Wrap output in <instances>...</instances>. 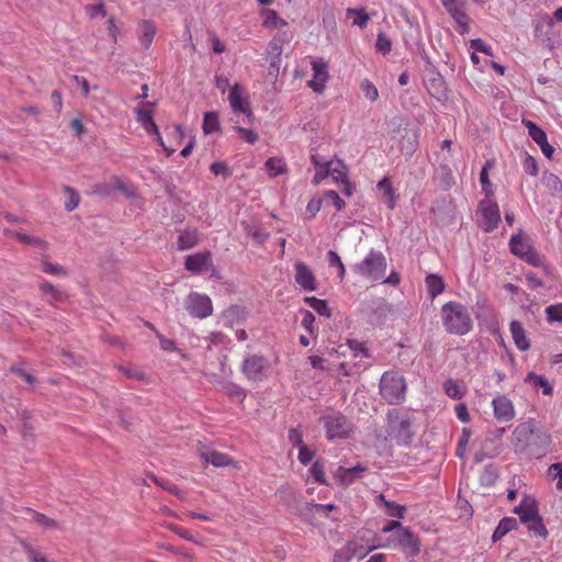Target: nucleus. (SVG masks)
I'll use <instances>...</instances> for the list:
<instances>
[{"instance_id": "1", "label": "nucleus", "mask_w": 562, "mask_h": 562, "mask_svg": "<svg viewBox=\"0 0 562 562\" xmlns=\"http://www.w3.org/2000/svg\"><path fill=\"white\" fill-rule=\"evenodd\" d=\"M550 442V435L538 429L531 420L517 425L512 435L515 452L525 454L528 458L542 457Z\"/></svg>"}, {"instance_id": "2", "label": "nucleus", "mask_w": 562, "mask_h": 562, "mask_svg": "<svg viewBox=\"0 0 562 562\" xmlns=\"http://www.w3.org/2000/svg\"><path fill=\"white\" fill-rule=\"evenodd\" d=\"M442 326L449 334L463 336L473 328V321L467 306L459 302L450 301L441 307Z\"/></svg>"}, {"instance_id": "3", "label": "nucleus", "mask_w": 562, "mask_h": 562, "mask_svg": "<svg viewBox=\"0 0 562 562\" xmlns=\"http://www.w3.org/2000/svg\"><path fill=\"white\" fill-rule=\"evenodd\" d=\"M379 548L397 549L408 557H416L420 552L418 537L407 527L401 528L394 535L378 537Z\"/></svg>"}, {"instance_id": "4", "label": "nucleus", "mask_w": 562, "mask_h": 562, "mask_svg": "<svg viewBox=\"0 0 562 562\" xmlns=\"http://www.w3.org/2000/svg\"><path fill=\"white\" fill-rule=\"evenodd\" d=\"M387 432L397 445L407 446L414 437L413 418L398 409L387 412Z\"/></svg>"}, {"instance_id": "5", "label": "nucleus", "mask_w": 562, "mask_h": 562, "mask_svg": "<svg viewBox=\"0 0 562 562\" xmlns=\"http://www.w3.org/2000/svg\"><path fill=\"white\" fill-rule=\"evenodd\" d=\"M386 267L385 256L381 251L371 249L360 262L351 267V270L356 274L374 282L384 278Z\"/></svg>"}, {"instance_id": "6", "label": "nucleus", "mask_w": 562, "mask_h": 562, "mask_svg": "<svg viewBox=\"0 0 562 562\" xmlns=\"http://www.w3.org/2000/svg\"><path fill=\"white\" fill-rule=\"evenodd\" d=\"M406 387L405 379L395 372H384L380 380V394L392 405L405 401Z\"/></svg>"}, {"instance_id": "7", "label": "nucleus", "mask_w": 562, "mask_h": 562, "mask_svg": "<svg viewBox=\"0 0 562 562\" xmlns=\"http://www.w3.org/2000/svg\"><path fill=\"white\" fill-rule=\"evenodd\" d=\"M322 420L329 440L347 438L351 432V423L339 412H328Z\"/></svg>"}, {"instance_id": "8", "label": "nucleus", "mask_w": 562, "mask_h": 562, "mask_svg": "<svg viewBox=\"0 0 562 562\" xmlns=\"http://www.w3.org/2000/svg\"><path fill=\"white\" fill-rule=\"evenodd\" d=\"M442 7L457 24L459 34L464 35L470 32V16L468 14V0H440Z\"/></svg>"}, {"instance_id": "9", "label": "nucleus", "mask_w": 562, "mask_h": 562, "mask_svg": "<svg viewBox=\"0 0 562 562\" xmlns=\"http://www.w3.org/2000/svg\"><path fill=\"white\" fill-rule=\"evenodd\" d=\"M476 214L480 217V225L484 232H493L501 223L499 207L488 196L480 202Z\"/></svg>"}, {"instance_id": "10", "label": "nucleus", "mask_w": 562, "mask_h": 562, "mask_svg": "<svg viewBox=\"0 0 562 562\" xmlns=\"http://www.w3.org/2000/svg\"><path fill=\"white\" fill-rule=\"evenodd\" d=\"M188 313L196 318H206L213 313L211 299L205 294L190 293L186 300Z\"/></svg>"}, {"instance_id": "11", "label": "nucleus", "mask_w": 562, "mask_h": 562, "mask_svg": "<svg viewBox=\"0 0 562 562\" xmlns=\"http://www.w3.org/2000/svg\"><path fill=\"white\" fill-rule=\"evenodd\" d=\"M267 359L262 356L251 355L244 359L241 372L248 381L259 382L266 378Z\"/></svg>"}, {"instance_id": "12", "label": "nucleus", "mask_w": 562, "mask_h": 562, "mask_svg": "<svg viewBox=\"0 0 562 562\" xmlns=\"http://www.w3.org/2000/svg\"><path fill=\"white\" fill-rule=\"evenodd\" d=\"M311 65L314 75L313 79L310 80L307 85L314 92L322 93L329 79L328 66L323 59H314Z\"/></svg>"}, {"instance_id": "13", "label": "nucleus", "mask_w": 562, "mask_h": 562, "mask_svg": "<svg viewBox=\"0 0 562 562\" xmlns=\"http://www.w3.org/2000/svg\"><path fill=\"white\" fill-rule=\"evenodd\" d=\"M241 92L243 88L239 85L236 83L232 87L228 94L229 105L234 112L246 114L247 121L251 123L254 113L250 109L249 102L243 98Z\"/></svg>"}, {"instance_id": "14", "label": "nucleus", "mask_w": 562, "mask_h": 562, "mask_svg": "<svg viewBox=\"0 0 562 562\" xmlns=\"http://www.w3.org/2000/svg\"><path fill=\"white\" fill-rule=\"evenodd\" d=\"M295 270V282L305 291H315L317 290V281L315 274L310 269L307 265L302 261H296L294 263Z\"/></svg>"}, {"instance_id": "15", "label": "nucleus", "mask_w": 562, "mask_h": 562, "mask_svg": "<svg viewBox=\"0 0 562 562\" xmlns=\"http://www.w3.org/2000/svg\"><path fill=\"white\" fill-rule=\"evenodd\" d=\"M184 267L192 273L206 272L212 267V254L210 251L196 252L186 258Z\"/></svg>"}, {"instance_id": "16", "label": "nucleus", "mask_w": 562, "mask_h": 562, "mask_svg": "<svg viewBox=\"0 0 562 562\" xmlns=\"http://www.w3.org/2000/svg\"><path fill=\"white\" fill-rule=\"evenodd\" d=\"M492 406L494 416L498 422H509L515 417L513 402L505 395H498L493 398Z\"/></svg>"}, {"instance_id": "17", "label": "nucleus", "mask_w": 562, "mask_h": 562, "mask_svg": "<svg viewBox=\"0 0 562 562\" xmlns=\"http://www.w3.org/2000/svg\"><path fill=\"white\" fill-rule=\"evenodd\" d=\"M367 553L368 550L363 546L350 541L335 553L334 562H349L353 558L362 559Z\"/></svg>"}, {"instance_id": "18", "label": "nucleus", "mask_w": 562, "mask_h": 562, "mask_svg": "<svg viewBox=\"0 0 562 562\" xmlns=\"http://www.w3.org/2000/svg\"><path fill=\"white\" fill-rule=\"evenodd\" d=\"M514 513L519 516L522 524H529L539 516L538 504L533 498L525 496L521 503L514 508Z\"/></svg>"}, {"instance_id": "19", "label": "nucleus", "mask_w": 562, "mask_h": 562, "mask_svg": "<svg viewBox=\"0 0 562 562\" xmlns=\"http://www.w3.org/2000/svg\"><path fill=\"white\" fill-rule=\"evenodd\" d=\"M149 105V102H144L135 109L136 120L148 134L158 135V126L153 120L151 111L148 109Z\"/></svg>"}, {"instance_id": "20", "label": "nucleus", "mask_w": 562, "mask_h": 562, "mask_svg": "<svg viewBox=\"0 0 562 562\" xmlns=\"http://www.w3.org/2000/svg\"><path fill=\"white\" fill-rule=\"evenodd\" d=\"M364 468L357 465L352 468L339 467L335 472V479L342 485L348 486L352 484L357 479L361 477V473L364 472Z\"/></svg>"}, {"instance_id": "21", "label": "nucleus", "mask_w": 562, "mask_h": 562, "mask_svg": "<svg viewBox=\"0 0 562 562\" xmlns=\"http://www.w3.org/2000/svg\"><path fill=\"white\" fill-rule=\"evenodd\" d=\"M509 330L514 342L519 350L526 351L530 348L529 340L526 336V330L519 321L510 322Z\"/></svg>"}, {"instance_id": "22", "label": "nucleus", "mask_w": 562, "mask_h": 562, "mask_svg": "<svg viewBox=\"0 0 562 562\" xmlns=\"http://www.w3.org/2000/svg\"><path fill=\"white\" fill-rule=\"evenodd\" d=\"M509 248L515 256L521 259V257H524L533 247L527 236L522 234H516L510 237Z\"/></svg>"}, {"instance_id": "23", "label": "nucleus", "mask_w": 562, "mask_h": 562, "mask_svg": "<svg viewBox=\"0 0 562 562\" xmlns=\"http://www.w3.org/2000/svg\"><path fill=\"white\" fill-rule=\"evenodd\" d=\"M200 458L204 462L217 468L226 467L232 462L231 458L227 454L218 452L216 450H201Z\"/></svg>"}, {"instance_id": "24", "label": "nucleus", "mask_w": 562, "mask_h": 562, "mask_svg": "<svg viewBox=\"0 0 562 562\" xmlns=\"http://www.w3.org/2000/svg\"><path fill=\"white\" fill-rule=\"evenodd\" d=\"M376 503L382 507L385 514L390 517L403 518L405 514V506L395 504L394 502L387 501L383 494L376 496Z\"/></svg>"}, {"instance_id": "25", "label": "nucleus", "mask_w": 562, "mask_h": 562, "mask_svg": "<svg viewBox=\"0 0 562 562\" xmlns=\"http://www.w3.org/2000/svg\"><path fill=\"white\" fill-rule=\"evenodd\" d=\"M518 528V521L513 517L503 518L496 529L492 535L493 542L499 541L503 537H505L509 531Z\"/></svg>"}, {"instance_id": "26", "label": "nucleus", "mask_w": 562, "mask_h": 562, "mask_svg": "<svg viewBox=\"0 0 562 562\" xmlns=\"http://www.w3.org/2000/svg\"><path fill=\"white\" fill-rule=\"evenodd\" d=\"M156 35V26L153 22L144 20L138 27V38L145 48H148Z\"/></svg>"}, {"instance_id": "27", "label": "nucleus", "mask_w": 562, "mask_h": 562, "mask_svg": "<svg viewBox=\"0 0 562 562\" xmlns=\"http://www.w3.org/2000/svg\"><path fill=\"white\" fill-rule=\"evenodd\" d=\"M428 294L434 299L445 291L446 284L438 274H428L425 279Z\"/></svg>"}, {"instance_id": "28", "label": "nucleus", "mask_w": 562, "mask_h": 562, "mask_svg": "<svg viewBox=\"0 0 562 562\" xmlns=\"http://www.w3.org/2000/svg\"><path fill=\"white\" fill-rule=\"evenodd\" d=\"M328 173L335 182L345 181L347 178V167L341 160L327 161Z\"/></svg>"}, {"instance_id": "29", "label": "nucleus", "mask_w": 562, "mask_h": 562, "mask_svg": "<svg viewBox=\"0 0 562 562\" xmlns=\"http://www.w3.org/2000/svg\"><path fill=\"white\" fill-rule=\"evenodd\" d=\"M378 189L383 192V199L384 202L387 204V207L390 210H393L395 206V195H394V189L389 180V178H383L380 180L376 184Z\"/></svg>"}, {"instance_id": "30", "label": "nucleus", "mask_w": 562, "mask_h": 562, "mask_svg": "<svg viewBox=\"0 0 562 562\" xmlns=\"http://www.w3.org/2000/svg\"><path fill=\"white\" fill-rule=\"evenodd\" d=\"M304 303L321 316H331L330 308L325 300H321L315 296H306L304 297Z\"/></svg>"}, {"instance_id": "31", "label": "nucleus", "mask_w": 562, "mask_h": 562, "mask_svg": "<svg viewBox=\"0 0 562 562\" xmlns=\"http://www.w3.org/2000/svg\"><path fill=\"white\" fill-rule=\"evenodd\" d=\"M525 382L528 383V384H531L533 385L535 387L539 386L542 389V393L544 395H550L553 391L551 384L549 383V381L542 376V375H538L533 372H529L526 378H525Z\"/></svg>"}, {"instance_id": "32", "label": "nucleus", "mask_w": 562, "mask_h": 562, "mask_svg": "<svg viewBox=\"0 0 562 562\" xmlns=\"http://www.w3.org/2000/svg\"><path fill=\"white\" fill-rule=\"evenodd\" d=\"M265 166H266V170L270 177H277L286 171L285 162L283 161V159L278 158V157L269 158L266 161Z\"/></svg>"}, {"instance_id": "33", "label": "nucleus", "mask_w": 562, "mask_h": 562, "mask_svg": "<svg viewBox=\"0 0 562 562\" xmlns=\"http://www.w3.org/2000/svg\"><path fill=\"white\" fill-rule=\"evenodd\" d=\"M522 123L528 128L529 136L533 139V142L537 145L540 146L541 144H543L548 140L546 132L540 126H538L536 123H533L531 121H522Z\"/></svg>"}, {"instance_id": "34", "label": "nucleus", "mask_w": 562, "mask_h": 562, "mask_svg": "<svg viewBox=\"0 0 562 562\" xmlns=\"http://www.w3.org/2000/svg\"><path fill=\"white\" fill-rule=\"evenodd\" d=\"M521 259L533 267L542 268L544 273H549V268L546 265L544 257L535 248L530 249L524 257H521Z\"/></svg>"}, {"instance_id": "35", "label": "nucleus", "mask_w": 562, "mask_h": 562, "mask_svg": "<svg viewBox=\"0 0 562 562\" xmlns=\"http://www.w3.org/2000/svg\"><path fill=\"white\" fill-rule=\"evenodd\" d=\"M198 234L195 231H186L181 233L178 237V249L187 250L194 247L198 244Z\"/></svg>"}, {"instance_id": "36", "label": "nucleus", "mask_w": 562, "mask_h": 562, "mask_svg": "<svg viewBox=\"0 0 562 562\" xmlns=\"http://www.w3.org/2000/svg\"><path fill=\"white\" fill-rule=\"evenodd\" d=\"M203 131L205 134H212L220 127L218 115L216 112H206L203 117Z\"/></svg>"}, {"instance_id": "37", "label": "nucleus", "mask_w": 562, "mask_h": 562, "mask_svg": "<svg viewBox=\"0 0 562 562\" xmlns=\"http://www.w3.org/2000/svg\"><path fill=\"white\" fill-rule=\"evenodd\" d=\"M530 532H532L536 537L547 538L548 530L543 524L542 518L537 516L529 524H524Z\"/></svg>"}, {"instance_id": "38", "label": "nucleus", "mask_w": 562, "mask_h": 562, "mask_svg": "<svg viewBox=\"0 0 562 562\" xmlns=\"http://www.w3.org/2000/svg\"><path fill=\"white\" fill-rule=\"evenodd\" d=\"M327 260H328V265L330 267H335L338 269V277L340 280H344L345 274H346V268H345V265L342 263L339 255L334 250H329L327 252Z\"/></svg>"}, {"instance_id": "39", "label": "nucleus", "mask_w": 562, "mask_h": 562, "mask_svg": "<svg viewBox=\"0 0 562 562\" xmlns=\"http://www.w3.org/2000/svg\"><path fill=\"white\" fill-rule=\"evenodd\" d=\"M347 15L349 18L355 16L352 23L361 29L366 27L368 24L369 15L366 13L363 9H348Z\"/></svg>"}, {"instance_id": "40", "label": "nucleus", "mask_w": 562, "mask_h": 562, "mask_svg": "<svg viewBox=\"0 0 562 562\" xmlns=\"http://www.w3.org/2000/svg\"><path fill=\"white\" fill-rule=\"evenodd\" d=\"M29 513L35 522H37L40 526L46 529H55L58 526L56 520L46 517L44 514L34 510H30Z\"/></svg>"}, {"instance_id": "41", "label": "nucleus", "mask_w": 562, "mask_h": 562, "mask_svg": "<svg viewBox=\"0 0 562 562\" xmlns=\"http://www.w3.org/2000/svg\"><path fill=\"white\" fill-rule=\"evenodd\" d=\"M227 395L233 400L243 402L246 397L245 390L236 383L229 382L224 386Z\"/></svg>"}, {"instance_id": "42", "label": "nucleus", "mask_w": 562, "mask_h": 562, "mask_svg": "<svg viewBox=\"0 0 562 562\" xmlns=\"http://www.w3.org/2000/svg\"><path fill=\"white\" fill-rule=\"evenodd\" d=\"M64 191L68 195V200L65 202V209L68 212H71L79 205V193L70 187H65Z\"/></svg>"}, {"instance_id": "43", "label": "nucleus", "mask_w": 562, "mask_h": 562, "mask_svg": "<svg viewBox=\"0 0 562 562\" xmlns=\"http://www.w3.org/2000/svg\"><path fill=\"white\" fill-rule=\"evenodd\" d=\"M443 389L446 394L451 398L460 400L463 396V392L459 384L452 379H449L443 383Z\"/></svg>"}, {"instance_id": "44", "label": "nucleus", "mask_w": 562, "mask_h": 562, "mask_svg": "<svg viewBox=\"0 0 562 562\" xmlns=\"http://www.w3.org/2000/svg\"><path fill=\"white\" fill-rule=\"evenodd\" d=\"M14 235L21 243L33 245L41 249H45L47 247V243L40 237L30 236L25 233H15Z\"/></svg>"}, {"instance_id": "45", "label": "nucleus", "mask_w": 562, "mask_h": 562, "mask_svg": "<svg viewBox=\"0 0 562 562\" xmlns=\"http://www.w3.org/2000/svg\"><path fill=\"white\" fill-rule=\"evenodd\" d=\"M40 288L43 291V293L50 296L49 302H57L63 299V293L58 291L52 283L43 281L40 283Z\"/></svg>"}, {"instance_id": "46", "label": "nucleus", "mask_w": 562, "mask_h": 562, "mask_svg": "<svg viewBox=\"0 0 562 562\" xmlns=\"http://www.w3.org/2000/svg\"><path fill=\"white\" fill-rule=\"evenodd\" d=\"M375 47L383 55H386L391 52L392 43H391L390 38L385 35V33L380 32L378 34Z\"/></svg>"}, {"instance_id": "47", "label": "nucleus", "mask_w": 562, "mask_h": 562, "mask_svg": "<svg viewBox=\"0 0 562 562\" xmlns=\"http://www.w3.org/2000/svg\"><path fill=\"white\" fill-rule=\"evenodd\" d=\"M543 184L553 191H560L562 189V182L554 173H544L542 177Z\"/></svg>"}, {"instance_id": "48", "label": "nucleus", "mask_w": 562, "mask_h": 562, "mask_svg": "<svg viewBox=\"0 0 562 562\" xmlns=\"http://www.w3.org/2000/svg\"><path fill=\"white\" fill-rule=\"evenodd\" d=\"M310 472H311L313 479L315 480V482H317L319 484H324V485L327 484V481L325 477V472H324V467L319 461L314 462V464L310 469Z\"/></svg>"}, {"instance_id": "49", "label": "nucleus", "mask_w": 562, "mask_h": 562, "mask_svg": "<svg viewBox=\"0 0 562 562\" xmlns=\"http://www.w3.org/2000/svg\"><path fill=\"white\" fill-rule=\"evenodd\" d=\"M246 232L248 235H250L255 241H257L258 244H262L266 241V239L268 238V233L265 232L262 228L260 227H256V226H247L246 227Z\"/></svg>"}, {"instance_id": "50", "label": "nucleus", "mask_w": 562, "mask_h": 562, "mask_svg": "<svg viewBox=\"0 0 562 562\" xmlns=\"http://www.w3.org/2000/svg\"><path fill=\"white\" fill-rule=\"evenodd\" d=\"M403 527L404 526L398 520H389L382 527L381 532L378 537H386L390 535H394L396 531H398Z\"/></svg>"}, {"instance_id": "51", "label": "nucleus", "mask_w": 562, "mask_h": 562, "mask_svg": "<svg viewBox=\"0 0 562 562\" xmlns=\"http://www.w3.org/2000/svg\"><path fill=\"white\" fill-rule=\"evenodd\" d=\"M546 314L549 322H562V304L549 305Z\"/></svg>"}, {"instance_id": "52", "label": "nucleus", "mask_w": 562, "mask_h": 562, "mask_svg": "<svg viewBox=\"0 0 562 562\" xmlns=\"http://www.w3.org/2000/svg\"><path fill=\"white\" fill-rule=\"evenodd\" d=\"M470 46L480 53H483L488 56H493V49L490 45H487L483 40L481 38H474L470 41Z\"/></svg>"}, {"instance_id": "53", "label": "nucleus", "mask_w": 562, "mask_h": 562, "mask_svg": "<svg viewBox=\"0 0 562 562\" xmlns=\"http://www.w3.org/2000/svg\"><path fill=\"white\" fill-rule=\"evenodd\" d=\"M301 314H302L301 325L306 330H308L311 334H313V331H314V323H315L314 314L311 311H308V310L301 311Z\"/></svg>"}, {"instance_id": "54", "label": "nucleus", "mask_w": 562, "mask_h": 562, "mask_svg": "<svg viewBox=\"0 0 562 562\" xmlns=\"http://www.w3.org/2000/svg\"><path fill=\"white\" fill-rule=\"evenodd\" d=\"M361 88L367 99H369L370 101H375L378 99L379 92L376 87L372 82H370L369 80H364L361 83Z\"/></svg>"}, {"instance_id": "55", "label": "nucleus", "mask_w": 562, "mask_h": 562, "mask_svg": "<svg viewBox=\"0 0 562 562\" xmlns=\"http://www.w3.org/2000/svg\"><path fill=\"white\" fill-rule=\"evenodd\" d=\"M324 198L326 201L330 202L338 211L345 207V201L334 190L327 191Z\"/></svg>"}, {"instance_id": "56", "label": "nucleus", "mask_w": 562, "mask_h": 562, "mask_svg": "<svg viewBox=\"0 0 562 562\" xmlns=\"http://www.w3.org/2000/svg\"><path fill=\"white\" fill-rule=\"evenodd\" d=\"M43 271L48 274H56L61 277L67 276V271L63 266L52 262H44Z\"/></svg>"}, {"instance_id": "57", "label": "nucleus", "mask_w": 562, "mask_h": 562, "mask_svg": "<svg viewBox=\"0 0 562 562\" xmlns=\"http://www.w3.org/2000/svg\"><path fill=\"white\" fill-rule=\"evenodd\" d=\"M86 12L91 19L98 16L104 18L106 15L105 7L102 3L86 5Z\"/></svg>"}, {"instance_id": "58", "label": "nucleus", "mask_w": 562, "mask_h": 562, "mask_svg": "<svg viewBox=\"0 0 562 562\" xmlns=\"http://www.w3.org/2000/svg\"><path fill=\"white\" fill-rule=\"evenodd\" d=\"M210 169L215 176H223L224 178H228L232 173L224 161L213 162Z\"/></svg>"}, {"instance_id": "59", "label": "nucleus", "mask_w": 562, "mask_h": 562, "mask_svg": "<svg viewBox=\"0 0 562 562\" xmlns=\"http://www.w3.org/2000/svg\"><path fill=\"white\" fill-rule=\"evenodd\" d=\"M235 130L241 138L248 144H255L258 140V135L252 131L240 126H235Z\"/></svg>"}, {"instance_id": "60", "label": "nucleus", "mask_w": 562, "mask_h": 562, "mask_svg": "<svg viewBox=\"0 0 562 562\" xmlns=\"http://www.w3.org/2000/svg\"><path fill=\"white\" fill-rule=\"evenodd\" d=\"M314 457V451H312L311 449H308L306 447V445L302 446L301 448H299V461L303 464V465H307L312 459Z\"/></svg>"}, {"instance_id": "61", "label": "nucleus", "mask_w": 562, "mask_h": 562, "mask_svg": "<svg viewBox=\"0 0 562 562\" xmlns=\"http://www.w3.org/2000/svg\"><path fill=\"white\" fill-rule=\"evenodd\" d=\"M167 528H168L169 530H171L173 533H176V535H178L179 537H181L182 539H184V540L192 541V542H194V541H195V540L193 539V537L190 535V532H189L187 529H184V528H182V527H180V526H178V525L169 524V525L167 526Z\"/></svg>"}, {"instance_id": "62", "label": "nucleus", "mask_w": 562, "mask_h": 562, "mask_svg": "<svg viewBox=\"0 0 562 562\" xmlns=\"http://www.w3.org/2000/svg\"><path fill=\"white\" fill-rule=\"evenodd\" d=\"M288 438H289V441H290L293 446H295V447H297V448H301L302 446H304V445H305V443H304V441H303V438H302L301 432H300L296 428H291V429L289 430V436H288Z\"/></svg>"}, {"instance_id": "63", "label": "nucleus", "mask_w": 562, "mask_h": 562, "mask_svg": "<svg viewBox=\"0 0 562 562\" xmlns=\"http://www.w3.org/2000/svg\"><path fill=\"white\" fill-rule=\"evenodd\" d=\"M549 474L558 479L557 486L562 488V463H553L549 468Z\"/></svg>"}, {"instance_id": "64", "label": "nucleus", "mask_w": 562, "mask_h": 562, "mask_svg": "<svg viewBox=\"0 0 562 562\" xmlns=\"http://www.w3.org/2000/svg\"><path fill=\"white\" fill-rule=\"evenodd\" d=\"M23 547L25 548V550L27 552L30 562H49L41 553H38L36 550H34L32 547H30L25 543H23Z\"/></svg>"}]
</instances>
